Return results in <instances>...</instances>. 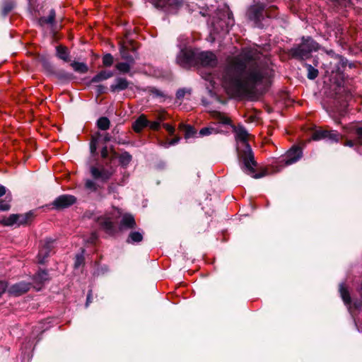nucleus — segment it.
Masks as SVG:
<instances>
[{"label":"nucleus","instance_id":"9b49d317","mask_svg":"<svg viewBox=\"0 0 362 362\" xmlns=\"http://www.w3.org/2000/svg\"><path fill=\"white\" fill-rule=\"evenodd\" d=\"M53 243L54 241L51 240H45L41 242V247L37 255L40 263H44L45 259L49 255Z\"/></svg>","mask_w":362,"mask_h":362},{"label":"nucleus","instance_id":"20e7f679","mask_svg":"<svg viewBox=\"0 0 362 362\" xmlns=\"http://www.w3.org/2000/svg\"><path fill=\"white\" fill-rule=\"evenodd\" d=\"M118 214V211L113 210L112 212L98 218V225L109 235H113L116 232L115 223L119 217Z\"/></svg>","mask_w":362,"mask_h":362},{"label":"nucleus","instance_id":"4468645a","mask_svg":"<svg viewBox=\"0 0 362 362\" xmlns=\"http://www.w3.org/2000/svg\"><path fill=\"white\" fill-rule=\"evenodd\" d=\"M154 5L158 8H168L177 7L180 4V0H153Z\"/></svg>","mask_w":362,"mask_h":362},{"label":"nucleus","instance_id":"423d86ee","mask_svg":"<svg viewBox=\"0 0 362 362\" xmlns=\"http://www.w3.org/2000/svg\"><path fill=\"white\" fill-rule=\"evenodd\" d=\"M90 173L95 180L103 183L108 181L113 174V171L111 169L95 165L90 166Z\"/></svg>","mask_w":362,"mask_h":362},{"label":"nucleus","instance_id":"c9c22d12","mask_svg":"<svg viewBox=\"0 0 362 362\" xmlns=\"http://www.w3.org/2000/svg\"><path fill=\"white\" fill-rule=\"evenodd\" d=\"M132 160V156L127 152H124L121 154L119 160L122 165H127Z\"/></svg>","mask_w":362,"mask_h":362},{"label":"nucleus","instance_id":"3c124183","mask_svg":"<svg viewBox=\"0 0 362 362\" xmlns=\"http://www.w3.org/2000/svg\"><path fill=\"white\" fill-rule=\"evenodd\" d=\"M356 143H358V139H356V141H353V140H348L345 142V146H350V147H352L354 146Z\"/></svg>","mask_w":362,"mask_h":362},{"label":"nucleus","instance_id":"dca6fc26","mask_svg":"<svg viewBox=\"0 0 362 362\" xmlns=\"http://www.w3.org/2000/svg\"><path fill=\"white\" fill-rule=\"evenodd\" d=\"M149 121L142 115L134 122L132 128L136 132H140L144 127H147Z\"/></svg>","mask_w":362,"mask_h":362},{"label":"nucleus","instance_id":"412c9836","mask_svg":"<svg viewBox=\"0 0 362 362\" xmlns=\"http://www.w3.org/2000/svg\"><path fill=\"white\" fill-rule=\"evenodd\" d=\"M49 279L48 273L45 271H39L34 276V281L38 284H42L44 282Z\"/></svg>","mask_w":362,"mask_h":362},{"label":"nucleus","instance_id":"39448f33","mask_svg":"<svg viewBox=\"0 0 362 362\" xmlns=\"http://www.w3.org/2000/svg\"><path fill=\"white\" fill-rule=\"evenodd\" d=\"M197 50L182 49L177 57V63L183 68L197 66Z\"/></svg>","mask_w":362,"mask_h":362},{"label":"nucleus","instance_id":"a19ab883","mask_svg":"<svg viewBox=\"0 0 362 362\" xmlns=\"http://www.w3.org/2000/svg\"><path fill=\"white\" fill-rule=\"evenodd\" d=\"M84 264V257L83 254L76 255L74 262V267L78 268Z\"/></svg>","mask_w":362,"mask_h":362},{"label":"nucleus","instance_id":"4d7b16f0","mask_svg":"<svg viewBox=\"0 0 362 362\" xmlns=\"http://www.w3.org/2000/svg\"><path fill=\"white\" fill-rule=\"evenodd\" d=\"M327 53L328 54H333V51L331 50V51L328 52Z\"/></svg>","mask_w":362,"mask_h":362},{"label":"nucleus","instance_id":"7ed1b4c3","mask_svg":"<svg viewBox=\"0 0 362 362\" xmlns=\"http://www.w3.org/2000/svg\"><path fill=\"white\" fill-rule=\"evenodd\" d=\"M320 48L317 42L313 40L310 37L302 38V42L296 47H293L291 50V55L296 58L300 59H308L313 51H317Z\"/></svg>","mask_w":362,"mask_h":362},{"label":"nucleus","instance_id":"49530a36","mask_svg":"<svg viewBox=\"0 0 362 362\" xmlns=\"http://www.w3.org/2000/svg\"><path fill=\"white\" fill-rule=\"evenodd\" d=\"M157 118L160 122L164 121L167 119V113L164 110L160 111L158 113Z\"/></svg>","mask_w":362,"mask_h":362},{"label":"nucleus","instance_id":"58836bf2","mask_svg":"<svg viewBox=\"0 0 362 362\" xmlns=\"http://www.w3.org/2000/svg\"><path fill=\"white\" fill-rule=\"evenodd\" d=\"M85 187L86 189L93 192L96 191L98 189L96 183L93 180L90 179L86 180Z\"/></svg>","mask_w":362,"mask_h":362},{"label":"nucleus","instance_id":"8fccbe9b","mask_svg":"<svg viewBox=\"0 0 362 362\" xmlns=\"http://www.w3.org/2000/svg\"><path fill=\"white\" fill-rule=\"evenodd\" d=\"M101 157L104 159L109 157V151L107 146H105L101 150Z\"/></svg>","mask_w":362,"mask_h":362},{"label":"nucleus","instance_id":"f3484780","mask_svg":"<svg viewBox=\"0 0 362 362\" xmlns=\"http://www.w3.org/2000/svg\"><path fill=\"white\" fill-rule=\"evenodd\" d=\"M136 225L134 217L131 215H124L121 221L120 227L127 228H133Z\"/></svg>","mask_w":362,"mask_h":362},{"label":"nucleus","instance_id":"f03ea898","mask_svg":"<svg viewBox=\"0 0 362 362\" xmlns=\"http://www.w3.org/2000/svg\"><path fill=\"white\" fill-rule=\"evenodd\" d=\"M231 127L235 132L238 156L243 163V171L256 179L267 175L268 173L266 170H262L259 173H256L257 162L255 160L252 148L248 144L250 135L247 130L240 125L237 127L231 125Z\"/></svg>","mask_w":362,"mask_h":362},{"label":"nucleus","instance_id":"393cba45","mask_svg":"<svg viewBox=\"0 0 362 362\" xmlns=\"http://www.w3.org/2000/svg\"><path fill=\"white\" fill-rule=\"evenodd\" d=\"M33 218V213L29 212L25 214H18V222L17 224L24 225L28 223Z\"/></svg>","mask_w":362,"mask_h":362},{"label":"nucleus","instance_id":"473e14b6","mask_svg":"<svg viewBox=\"0 0 362 362\" xmlns=\"http://www.w3.org/2000/svg\"><path fill=\"white\" fill-rule=\"evenodd\" d=\"M180 128L185 131L186 138H189L196 134L194 129L189 125L182 124L180 126Z\"/></svg>","mask_w":362,"mask_h":362},{"label":"nucleus","instance_id":"f8f14e48","mask_svg":"<svg viewBox=\"0 0 362 362\" xmlns=\"http://www.w3.org/2000/svg\"><path fill=\"white\" fill-rule=\"evenodd\" d=\"M30 284L26 282H20L13 285L8 289L9 293L14 296H20L27 292L30 288Z\"/></svg>","mask_w":362,"mask_h":362},{"label":"nucleus","instance_id":"bb28decb","mask_svg":"<svg viewBox=\"0 0 362 362\" xmlns=\"http://www.w3.org/2000/svg\"><path fill=\"white\" fill-rule=\"evenodd\" d=\"M110 120L105 117L99 118L97 122L98 127L101 130H107L110 127Z\"/></svg>","mask_w":362,"mask_h":362},{"label":"nucleus","instance_id":"c85d7f7f","mask_svg":"<svg viewBox=\"0 0 362 362\" xmlns=\"http://www.w3.org/2000/svg\"><path fill=\"white\" fill-rule=\"evenodd\" d=\"M326 138L332 141L337 142L340 139V134L334 130H327Z\"/></svg>","mask_w":362,"mask_h":362},{"label":"nucleus","instance_id":"f257e3e1","mask_svg":"<svg viewBox=\"0 0 362 362\" xmlns=\"http://www.w3.org/2000/svg\"><path fill=\"white\" fill-rule=\"evenodd\" d=\"M262 54L255 47H244L240 53L227 58L221 78L209 74L203 78L212 88L221 83L227 93L233 97L246 96L256 86L271 76L272 69L262 59Z\"/></svg>","mask_w":362,"mask_h":362},{"label":"nucleus","instance_id":"c03bdc74","mask_svg":"<svg viewBox=\"0 0 362 362\" xmlns=\"http://www.w3.org/2000/svg\"><path fill=\"white\" fill-rule=\"evenodd\" d=\"M355 133L357 135L358 144H362V125L361 127H356Z\"/></svg>","mask_w":362,"mask_h":362},{"label":"nucleus","instance_id":"6ab92c4d","mask_svg":"<svg viewBox=\"0 0 362 362\" xmlns=\"http://www.w3.org/2000/svg\"><path fill=\"white\" fill-rule=\"evenodd\" d=\"M57 49V56L60 59L64 62H69V52L68 49L66 47L59 45L56 47Z\"/></svg>","mask_w":362,"mask_h":362},{"label":"nucleus","instance_id":"b1692460","mask_svg":"<svg viewBox=\"0 0 362 362\" xmlns=\"http://www.w3.org/2000/svg\"><path fill=\"white\" fill-rule=\"evenodd\" d=\"M71 66L75 71L81 74L86 73L88 70L86 64L82 62H74L71 64Z\"/></svg>","mask_w":362,"mask_h":362},{"label":"nucleus","instance_id":"72a5a7b5","mask_svg":"<svg viewBox=\"0 0 362 362\" xmlns=\"http://www.w3.org/2000/svg\"><path fill=\"white\" fill-rule=\"evenodd\" d=\"M327 130L319 129L313 132L312 139L313 140H320L326 138Z\"/></svg>","mask_w":362,"mask_h":362},{"label":"nucleus","instance_id":"603ef678","mask_svg":"<svg viewBox=\"0 0 362 362\" xmlns=\"http://www.w3.org/2000/svg\"><path fill=\"white\" fill-rule=\"evenodd\" d=\"M6 189L4 186L0 185V197L6 194Z\"/></svg>","mask_w":362,"mask_h":362},{"label":"nucleus","instance_id":"5fc2aeb1","mask_svg":"<svg viewBox=\"0 0 362 362\" xmlns=\"http://www.w3.org/2000/svg\"><path fill=\"white\" fill-rule=\"evenodd\" d=\"M98 88L99 92H103V90L104 88V87L103 86H98Z\"/></svg>","mask_w":362,"mask_h":362},{"label":"nucleus","instance_id":"6e6d98bb","mask_svg":"<svg viewBox=\"0 0 362 362\" xmlns=\"http://www.w3.org/2000/svg\"><path fill=\"white\" fill-rule=\"evenodd\" d=\"M105 140L106 141H109V140H110V139H109V137L107 136H105Z\"/></svg>","mask_w":362,"mask_h":362},{"label":"nucleus","instance_id":"ddd939ff","mask_svg":"<svg viewBox=\"0 0 362 362\" xmlns=\"http://www.w3.org/2000/svg\"><path fill=\"white\" fill-rule=\"evenodd\" d=\"M129 86V82L126 78H117L115 83L110 86V90L112 92H119L127 89Z\"/></svg>","mask_w":362,"mask_h":362},{"label":"nucleus","instance_id":"a878e982","mask_svg":"<svg viewBox=\"0 0 362 362\" xmlns=\"http://www.w3.org/2000/svg\"><path fill=\"white\" fill-rule=\"evenodd\" d=\"M55 18V11L54 10H51L48 16L42 17L40 19V22L42 25L44 24H52L54 22Z\"/></svg>","mask_w":362,"mask_h":362},{"label":"nucleus","instance_id":"e433bc0d","mask_svg":"<svg viewBox=\"0 0 362 362\" xmlns=\"http://www.w3.org/2000/svg\"><path fill=\"white\" fill-rule=\"evenodd\" d=\"M179 141H180V138L175 137V138H174L171 140H169L168 141H160V145L161 146H163L164 148H168L170 146L175 145L176 144L178 143Z\"/></svg>","mask_w":362,"mask_h":362},{"label":"nucleus","instance_id":"864d4df0","mask_svg":"<svg viewBox=\"0 0 362 362\" xmlns=\"http://www.w3.org/2000/svg\"><path fill=\"white\" fill-rule=\"evenodd\" d=\"M90 303V293H89L87 296L86 306Z\"/></svg>","mask_w":362,"mask_h":362},{"label":"nucleus","instance_id":"2f4dec72","mask_svg":"<svg viewBox=\"0 0 362 362\" xmlns=\"http://www.w3.org/2000/svg\"><path fill=\"white\" fill-rule=\"evenodd\" d=\"M131 64L129 62H120L117 64L116 68L122 73H127L131 69Z\"/></svg>","mask_w":362,"mask_h":362},{"label":"nucleus","instance_id":"a18cd8bd","mask_svg":"<svg viewBox=\"0 0 362 362\" xmlns=\"http://www.w3.org/2000/svg\"><path fill=\"white\" fill-rule=\"evenodd\" d=\"M148 126H149L150 129L152 130H158L160 128V122L158 121H154V122H149Z\"/></svg>","mask_w":362,"mask_h":362},{"label":"nucleus","instance_id":"4c0bfd02","mask_svg":"<svg viewBox=\"0 0 362 362\" xmlns=\"http://www.w3.org/2000/svg\"><path fill=\"white\" fill-rule=\"evenodd\" d=\"M191 90L187 88H180L176 93V98L178 100H182L186 94L190 95Z\"/></svg>","mask_w":362,"mask_h":362},{"label":"nucleus","instance_id":"37998d69","mask_svg":"<svg viewBox=\"0 0 362 362\" xmlns=\"http://www.w3.org/2000/svg\"><path fill=\"white\" fill-rule=\"evenodd\" d=\"M150 93L155 97H159V98H165V95L160 90L156 88H151L150 89Z\"/></svg>","mask_w":362,"mask_h":362},{"label":"nucleus","instance_id":"0eeeda50","mask_svg":"<svg viewBox=\"0 0 362 362\" xmlns=\"http://www.w3.org/2000/svg\"><path fill=\"white\" fill-rule=\"evenodd\" d=\"M197 65L204 67H214L216 66L218 60L216 55L211 52H199L197 50Z\"/></svg>","mask_w":362,"mask_h":362},{"label":"nucleus","instance_id":"09e8293b","mask_svg":"<svg viewBox=\"0 0 362 362\" xmlns=\"http://www.w3.org/2000/svg\"><path fill=\"white\" fill-rule=\"evenodd\" d=\"M163 127L165 129V130L170 134L173 135L175 132V128L169 124H163Z\"/></svg>","mask_w":362,"mask_h":362},{"label":"nucleus","instance_id":"5701e85b","mask_svg":"<svg viewBox=\"0 0 362 362\" xmlns=\"http://www.w3.org/2000/svg\"><path fill=\"white\" fill-rule=\"evenodd\" d=\"M339 292L341 297L346 305H349L351 303V297L349 292L345 286L342 284L339 286Z\"/></svg>","mask_w":362,"mask_h":362},{"label":"nucleus","instance_id":"4be33fe9","mask_svg":"<svg viewBox=\"0 0 362 362\" xmlns=\"http://www.w3.org/2000/svg\"><path fill=\"white\" fill-rule=\"evenodd\" d=\"M18 214H11L8 217H5L0 221V223L5 226H12L17 224Z\"/></svg>","mask_w":362,"mask_h":362},{"label":"nucleus","instance_id":"6e6552de","mask_svg":"<svg viewBox=\"0 0 362 362\" xmlns=\"http://www.w3.org/2000/svg\"><path fill=\"white\" fill-rule=\"evenodd\" d=\"M302 156V150L299 147L291 148L286 155L281 158V165H289L297 162Z\"/></svg>","mask_w":362,"mask_h":362},{"label":"nucleus","instance_id":"ea45409f","mask_svg":"<svg viewBox=\"0 0 362 362\" xmlns=\"http://www.w3.org/2000/svg\"><path fill=\"white\" fill-rule=\"evenodd\" d=\"M103 63L105 66H110L113 63V57L110 54H106L103 57Z\"/></svg>","mask_w":362,"mask_h":362},{"label":"nucleus","instance_id":"7c9ffc66","mask_svg":"<svg viewBox=\"0 0 362 362\" xmlns=\"http://www.w3.org/2000/svg\"><path fill=\"white\" fill-rule=\"evenodd\" d=\"M305 66L308 70V78L309 79L313 80L318 76V70L315 69L310 64H305Z\"/></svg>","mask_w":362,"mask_h":362},{"label":"nucleus","instance_id":"aec40b11","mask_svg":"<svg viewBox=\"0 0 362 362\" xmlns=\"http://www.w3.org/2000/svg\"><path fill=\"white\" fill-rule=\"evenodd\" d=\"M220 132L218 127H215V124L213 126H209L204 127L200 129L199 134L201 136H209L211 134H216Z\"/></svg>","mask_w":362,"mask_h":362},{"label":"nucleus","instance_id":"c756f323","mask_svg":"<svg viewBox=\"0 0 362 362\" xmlns=\"http://www.w3.org/2000/svg\"><path fill=\"white\" fill-rule=\"evenodd\" d=\"M11 201V197H6L5 199H0V211H8L11 208L10 202Z\"/></svg>","mask_w":362,"mask_h":362},{"label":"nucleus","instance_id":"cd10ccee","mask_svg":"<svg viewBox=\"0 0 362 362\" xmlns=\"http://www.w3.org/2000/svg\"><path fill=\"white\" fill-rule=\"evenodd\" d=\"M142 239H143L142 234L139 232L134 231V232L130 233L128 240H127V242L132 243H139L142 240Z\"/></svg>","mask_w":362,"mask_h":362},{"label":"nucleus","instance_id":"1a4fd4ad","mask_svg":"<svg viewBox=\"0 0 362 362\" xmlns=\"http://www.w3.org/2000/svg\"><path fill=\"white\" fill-rule=\"evenodd\" d=\"M76 200V197L73 195L63 194L57 197L52 204L56 209H62L73 205Z\"/></svg>","mask_w":362,"mask_h":362},{"label":"nucleus","instance_id":"f704fd0d","mask_svg":"<svg viewBox=\"0 0 362 362\" xmlns=\"http://www.w3.org/2000/svg\"><path fill=\"white\" fill-rule=\"evenodd\" d=\"M120 52H121L122 59H126L127 61V62L133 64L134 58L127 53V49L124 47V46L121 47Z\"/></svg>","mask_w":362,"mask_h":362},{"label":"nucleus","instance_id":"79ce46f5","mask_svg":"<svg viewBox=\"0 0 362 362\" xmlns=\"http://www.w3.org/2000/svg\"><path fill=\"white\" fill-rule=\"evenodd\" d=\"M97 146H98V139H96L95 137H92V139H91V141L90 144V153L92 154H95L96 153Z\"/></svg>","mask_w":362,"mask_h":362},{"label":"nucleus","instance_id":"2eb2a0df","mask_svg":"<svg viewBox=\"0 0 362 362\" xmlns=\"http://www.w3.org/2000/svg\"><path fill=\"white\" fill-rule=\"evenodd\" d=\"M211 116L214 119H216L218 123L222 124H229L231 125V120L230 119L227 117L225 114L213 110L210 112Z\"/></svg>","mask_w":362,"mask_h":362},{"label":"nucleus","instance_id":"de8ad7c7","mask_svg":"<svg viewBox=\"0 0 362 362\" xmlns=\"http://www.w3.org/2000/svg\"><path fill=\"white\" fill-rule=\"evenodd\" d=\"M13 8V6L11 4H6L4 5L3 8V14L4 16H6Z\"/></svg>","mask_w":362,"mask_h":362},{"label":"nucleus","instance_id":"9d476101","mask_svg":"<svg viewBox=\"0 0 362 362\" xmlns=\"http://www.w3.org/2000/svg\"><path fill=\"white\" fill-rule=\"evenodd\" d=\"M264 5L261 3H257L251 6L247 11V16L250 20L255 22L260 21L263 12L264 11Z\"/></svg>","mask_w":362,"mask_h":362},{"label":"nucleus","instance_id":"a211bd4d","mask_svg":"<svg viewBox=\"0 0 362 362\" xmlns=\"http://www.w3.org/2000/svg\"><path fill=\"white\" fill-rule=\"evenodd\" d=\"M113 76L112 71H101L91 79V83H98L100 81L106 80L111 78Z\"/></svg>","mask_w":362,"mask_h":362}]
</instances>
